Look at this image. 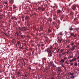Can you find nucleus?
I'll return each mask as SVG.
<instances>
[{"label":"nucleus","instance_id":"f257e3e1","mask_svg":"<svg viewBox=\"0 0 79 79\" xmlns=\"http://www.w3.org/2000/svg\"><path fill=\"white\" fill-rule=\"evenodd\" d=\"M19 30H20L19 32L20 34V37H19V39H24V35H23L22 33H21V32L20 31H21V29L19 28Z\"/></svg>","mask_w":79,"mask_h":79},{"label":"nucleus","instance_id":"f03ea898","mask_svg":"<svg viewBox=\"0 0 79 79\" xmlns=\"http://www.w3.org/2000/svg\"><path fill=\"white\" fill-rule=\"evenodd\" d=\"M76 5H73L72 6V8L73 10H76Z\"/></svg>","mask_w":79,"mask_h":79},{"label":"nucleus","instance_id":"7ed1b4c3","mask_svg":"<svg viewBox=\"0 0 79 79\" xmlns=\"http://www.w3.org/2000/svg\"><path fill=\"white\" fill-rule=\"evenodd\" d=\"M15 35L17 39H19L18 36H19V33L18 32H17L15 34Z\"/></svg>","mask_w":79,"mask_h":79},{"label":"nucleus","instance_id":"20e7f679","mask_svg":"<svg viewBox=\"0 0 79 79\" xmlns=\"http://www.w3.org/2000/svg\"><path fill=\"white\" fill-rule=\"evenodd\" d=\"M57 70H58L59 73H60L61 72V69L60 67H58L57 68Z\"/></svg>","mask_w":79,"mask_h":79},{"label":"nucleus","instance_id":"39448f33","mask_svg":"<svg viewBox=\"0 0 79 79\" xmlns=\"http://www.w3.org/2000/svg\"><path fill=\"white\" fill-rule=\"evenodd\" d=\"M53 18V19L54 20H55L56 21V15H54Z\"/></svg>","mask_w":79,"mask_h":79},{"label":"nucleus","instance_id":"423d86ee","mask_svg":"<svg viewBox=\"0 0 79 79\" xmlns=\"http://www.w3.org/2000/svg\"><path fill=\"white\" fill-rule=\"evenodd\" d=\"M62 11L60 10H58L57 11V14L58 13H61Z\"/></svg>","mask_w":79,"mask_h":79},{"label":"nucleus","instance_id":"0eeeda50","mask_svg":"<svg viewBox=\"0 0 79 79\" xmlns=\"http://www.w3.org/2000/svg\"><path fill=\"white\" fill-rule=\"evenodd\" d=\"M13 8L14 10H15L16 8V6L15 5H13Z\"/></svg>","mask_w":79,"mask_h":79},{"label":"nucleus","instance_id":"6e6552de","mask_svg":"<svg viewBox=\"0 0 79 79\" xmlns=\"http://www.w3.org/2000/svg\"><path fill=\"white\" fill-rule=\"evenodd\" d=\"M47 60V58H45V57H44L43 58V64H44V60H45V61H46Z\"/></svg>","mask_w":79,"mask_h":79},{"label":"nucleus","instance_id":"1a4fd4ad","mask_svg":"<svg viewBox=\"0 0 79 79\" xmlns=\"http://www.w3.org/2000/svg\"><path fill=\"white\" fill-rule=\"evenodd\" d=\"M60 62L61 64H63V63L64 62V60L62 59L61 60Z\"/></svg>","mask_w":79,"mask_h":79},{"label":"nucleus","instance_id":"9d476101","mask_svg":"<svg viewBox=\"0 0 79 79\" xmlns=\"http://www.w3.org/2000/svg\"><path fill=\"white\" fill-rule=\"evenodd\" d=\"M26 20H28V19H29V16H27L25 18Z\"/></svg>","mask_w":79,"mask_h":79},{"label":"nucleus","instance_id":"9b49d317","mask_svg":"<svg viewBox=\"0 0 79 79\" xmlns=\"http://www.w3.org/2000/svg\"><path fill=\"white\" fill-rule=\"evenodd\" d=\"M12 76H11V78H12V79H14L15 78V75H14V74H12Z\"/></svg>","mask_w":79,"mask_h":79},{"label":"nucleus","instance_id":"f8f14e48","mask_svg":"<svg viewBox=\"0 0 79 79\" xmlns=\"http://www.w3.org/2000/svg\"><path fill=\"white\" fill-rule=\"evenodd\" d=\"M22 31H26V27H22Z\"/></svg>","mask_w":79,"mask_h":79},{"label":"nucleus","instance_id":"ddd939ff","mask_svg":"<svg viewBox=\"0 0 79 79\" xmlns=\"http://www.w3.org/2000/svg\"><path fill=\"white\" fill-rule=\"evenodd\" d=\"M14 0H10V3H11V4H13V1Z\"/></svg>","mask_w":79,"mask_h":79},{"label":"nucleus","instance_id":"4468645a","mask_svg":"<svg viewBox=\"0 0 79 79\" xmlns=\"http://www.w3.org/2000/svg\"><path fill=\"white\" fill-rule=\"evenodd\" d=\"M70 14L71 15H74V12H73V11H71L70 13Z\"/></svg>","mask_w":79,"mask_h":79},{"label":"nucleus","instance_id":"2eb2a0df","mask_svg":"<svg viewBox=\"0 0 79 79\" xmlns=\"http://www.w3.org/2000/svg\"><path fill=\"white\" fill-rule=\"evenodd\" d=\"M69 30L70 31H73V28L72 27H70L69 28Z\"/></svg>","mask_w":79,"mask_h":79},{"label":"nucleus","instance_id":"dca6fc26","mask_svg":"<svg viewBox=\"0 0 79 79\" xmlns=\"http://www.w3.org/2000/svg\"><path fill=\"white\" fill-rule=\"evenodd\" d=\"M71 36H74V37H76V36H74V34L73 33H71Z\"/></svg>","mask_w":79,"mask_h":79},{"label":"nucleus","instance_id":"f3484780","mask_svg":"<svg viewBox=\"0 0 79 79\" xmlns=\"http://www.w3.org/2000/svg\"><path fill=\"white\" fill-rule=\"evenodd\" d=\"M49 56H50V57L52 56V53H49Z\"/></svg>","mask_w":79,"mask_h":79},{"label":"nucleus","instance_id":"a211bd4d","mask_svg":"<svg viewBox=\"0 0 79 79\" xmlns=\"http://www.w3.org/2000/svg\"><path fill=\"white\" fill-rule=\"evenodd\" d=\"M38 10H39V11L40 10H42V7H38Z\"/></svg>","mask_w":79,"mask_h":79},{"label":"nucleus","instance_id":"6ab92c4d","mask_svg":"<svg viewBox=\"0 0 79 79\" xmlns=\"http://www.w3.org/2000/svg\"><path fill=\"white\" fill-rule=\"evenodd\" d=\"M48 19H49V21H50V22H51V21H52V18H49Z\"/></svg>","mask_w":79,"mask_h":79},{"label":"nucleus","instance_id":"aec40b11","mask_svg":"<svg viewBox=\"0 0 79 79\" xmlns=\"http://www.w3.org/2000/svg\"><path fill=\"white\" fill-rule=\"evenodd\" d=\"M48 39V38L47 37H45V40L46 42H47Z\"/></svg>","mask_w":79,"mask_h":79},{"label":"nucleus","instance_id":"412c9836","mask_svg":"<svg viewBox=\"0 0 79 79\" xmlns=\"http://www.w3.org/2000/svg\"><path fill=\"white\" fill-rule=\"evenodd\" d=\"M67 54H68V55H69L70 54V52H69V50L67 52Z\"/></svg>","mask_w":79,"mask_h":79},{"label":"nucleus","instance_id":"4be33fe9","mask_svg":"<svg viewBox=\"0 0 79 79\" xmlns=\"http://www.w3.org/2000/svg\"><path fill=\"white\" fill-rule=\"evenodd\" d=\"M59 42L60 43V44H61V40H60V39H58L57 40V42H59Z\"/></svg>","mask_w":79,"mask_h":79},{"label":"nucleus","instance_id":"5701e85b","mask_svg":"<svg viewBox=\"0 0 79 79\" xmlns=\"http://www.w3.org/2000/svg\"><path fill=\"white\" fill-rule=\"evenodd\" d=\"M74 49H75V48H73V47H72L71 50H72V51H73V50H74Z\"/></svg>","mask_w":79,"mask_h":79},{"label":"nucleus","instance_id":"b1692460","mask_svg":"<svg viewBox=\"0 0 79 79\" xmlns=\"http://www.w3.org/2000/svg\"><path fill=\"white\" fill-rule=\"evenodd\" d=\"M73 60L74 61H76L77 60V58H73Z\"/></svg>","mask_w":79,"mask_h":79},{"label":"nucleus","instance_id":"393cba45","mask_svg":"<svg viewBox=\"0 0 79 79\" xmlns=\"http://www.w3.org/2000/svg\"><path fill=\"white\" fill-rule=\"evenodd\" d=\"M25 60L27 61V62L28 61V60L27 59H24L23 60V62H24Z\"/></svg>","mask_w":79,"mask_h":79},{"label":"nucleus","instance_id":"a878e982","mask_svg":"<svg viewBox=\"0 0 79 79\" xmlns=\"http://www.w3.org/2000/svg\"><path fill=\"white\" fill-rule=\"evenodd\" d=\"M13 43H15L16 42V40H15V39H13Z\"/></svg>","mask_w":79,"mask_h":79},{"label":"nucleus","instance_id":"bb28decb","mask_svg":"<svg viewBox=\"0 0 79 79\" xmlns=\"http://www.w3.org/2000/svg\"><path fill=\"white\" fill-rule=\"evenodd\" d=\"M37 45H38V47H40V46H40V44H38Z\"/></svg>","mask_w":79,"mask_h":79},{"label":"nucleus","instance_id":"cd10ccee","mask_svg":"<svg viewBox=\"0 0 79 79\" xmlns=\"http://www.w3.org/2000/svg\"><path fill=\"white\" fill-rule=\"evenodd\" d=\"M52 62H51L49 64V66H52Z\"/></svg>","mask_w":79,"mask_h":79},{"label":"nucleus","instance_id":"c85d7f7f","mask_svg":"<svg viewBox=\"0 0 79 79\" xmlns=\"http://www.w3.org/2000/svg\"><path fill=\"white\" fill-rule=\"evenodd\" d=\"M40 29L42 31V30H43V27H40Z\"/></svg>","mask_w":79,"mask_h":79},{"label":"nucleus","instance_id":"c756f323","mask_svg":"<svg viewBox=\"0 0 79 79\" xmlns=\"http://www.w3.org/2000/svg\"><path fill=\"white\" fill-rule=\"evenodd\" d=\"M48 53H52V51L51 50H49L48 51Z\"/></svg>","mask_w":79,"mask_h":79},{"label":"nucleus","instance_id":"7c9ffc66","mask_svg":"<svg viewBox=\"0 0 79 79\" xmlns=\"http://www.w3.org/2000/svg\"><path fill=\"white\" fill-rule=\"evenodd\" d=\"M27 37H28V38H29V39H30V38H31V37H30L29 35H27Z\"/></svg>","mask_w":79,"mask_h":79},{"label":"nucleus","instance_id":"2f4dec72","mask_svg":"<svg viewBox=\"0 0 79 79\" xmlns=\"http://www.w3.org/2000/svg\"><path fill=\"white\" fill-rule=\"evenodd\" d=\"M48 33H50V32H51V30L48 29Z\"/></svg>","mask_w":79,"mask_h":79},{"label":"nucleus","instance_id":"473e14b6","mask_svg":"<svg viewBox=\"0 0 79 79\" xmlns=\"http://www.w3.org/2000/svg\"><path fill=\"white\" fill-rule=\"evenodd\" d=\"M75 65L76 66H77V63H75L74 65H73V66Z\"/></svg>","mask_w":79,"mask_h":79},{"label":"nucleus","instance_id":"72a5a7b5","mask_svg":"<svg viewBox=\"0 0 79 79\" xmlns=\"http://www.w3.org/2000/svg\"><path fill=\"white\" fill-rule=\"evenodd\" d=\"M54 23H55V22H53L52 23V26H53V25H54Z\"/></svg>","mask_w":79,"mask_h":79},{"label":"nucleus","instance_id":"f704fd0d","mask_svg":"<svg viewBox=\"0 0 79 79\" xmlns=\"http://www.w3.org/2000/svg\"><path fill=\"white\" fill-rule=\"evenodd\" d=\"M45 8H43L42 10V11H45Z\"/></svg>","mask_w":79,"mask_h":79},{"label":"nucleus","instance_id":"c9c22d12","mask_svg":"<svg viewBox=\"0 0 79 79\" xmlns=\"http://www.w3.org/2000/svg\"><path fill=\"white\" fill-rule=\"evenodd\" d=\"M60 48L59 49H58L57 51L56 52V53H58V52H59V51L60 50Z\"/></svg>","mask_w":79,"mask_h":79},{"label":"nucleus","instance_id":"e433bc0d","mask_svg":"<svg viewBox=\"0 0 79 79\" xmlns=\"http://www.w3.org/2000/svg\"><path fill=\"white\" fill-rule=\"evenodd\" d=\"M26 73L27 74H29V71H27L26 72Z\"/></svg>","mask_w":79,"mask_h":79},{"label":"nucleus","instance_id":"4c0bfd02","mask_svg":"<svg viewBox=\"0 0 79 79\" xmlns=\"http://www.w3.org/2000/svg\"><path fill=\"white\" fill-rule=\"evenodd\" d=\"M64 60H67V57H65L64 58Z\"/></svg>","mask_w":79,"mask_h":79},{"label":"nucleus","instance_id":"58836bf2","mask_svg":"<svg viewBox=\"0 0 79 79\" xmlns=\"http://www.w3.org/2000/svg\"><path fill=\"white\" fill-rule=\"evenodd\" d=\"M63 51H64V50H63V49H61L60 50L61 52H63Z\"/></svg>","mask_w":79,"mask_h":79},{"label":"nucleus","instance_id":"ea45409f","mask_svg":"<svg viewBox=\"0 0 79 79\" xmlns=\"http://www.w3.org/2000/svg\"><path fill=\"white\" fill-rule=\"evenodd\" d=\"M70 75H71V76H73V73H70Z\"/></svg>","mask_w":79,"mask_h":79},{"label":"nucleus","instance_id":"a19ab883","mask_svg":"<svg viewBox=\"0 0 79 79\" xmlns=\"http://www.w3.org/2000/svg\"><path fill=\"white\" fill-rule=\"evenodd\" d=\"M77 46L76 45L74 46H73V47L74 48H76Z\"/></svg>","mask_w":79,"mask_h":79},{"label":"nucleus","instance_id":"79ce46f5","mask_svg":"<svg viewBox=\"0 0 79 79\" xmlns=\"http://www.w3.org/2000/svg\"><path fill=\"white\" fill-rule=\"evenodd\" d=\"M19 44H20V42L19 41H18L17 42V44L18 45H19Z\"/></svg>","mask_w":79,"mask_h":79},{"label":"nucleus","instance_id":"37998d69","mask_svg":"<svg viewBox=\"0 0 79 79\" xmlns=\"http://www.w3.org/2000/svg\"><path fill=\"white\" fill-rule=\"evenodd\" d=\"M23 64H24V66H26V62H24L23 63Z\"/></svg>","mask_w":79,"mask_h":79},{"label":"nucleus","instance_id":"c03bdc74","mask_svg":"<svg viewBox=\"0 0 79 79\" xmlns=\"http://www.w3.org/2000/svg\"><path fill=\"white\" fill-rule=\"evenodd\" d=\"M24 76H25V77H27V74H24Z\"/></svg>","mask_w":79,"mask_h":79},{"label":"nucleus","instance_id":"a18cd8bd","mask_svg":"<svg viewBox=\"0 0 79 79\" xmlns=\"http://www.w3.org/2000/svg\"><path fill=\"white\" fill-rule=\"evenodd\" d=\"M79 28H77V29H76V31H78V29H79Z\"/></svg>","mask_w":79,"mask_h":79},{"label":"nucleus","instance_id":"49530a36","mask_svg":"<svg viewBox=\"0 0 79 79\" xmlns=\"http://www.w3.org/2000/svg\"><path fill=\"white\" fill-rule=\"evenodd\" d=\"M60 40H61V41H62V40H63V39L62 38H61V37H60Z\"/></svg>","mask_w":79,"mask_h":79},{"label":"nucleus","instance_id":"de8ad7c7","mask_svg":"<svg viewBox=\"0 0 79 79\" xmlns=\"http://www.w3.org/2000/svg\"><path fill=\"white\" fill-rule=\"evenodd\" d=\"M51 79H55V78L53 77H51Z\"/></svg>","mask_w":79,"mask_h":79},{"label":"nucleus","instance_id":"09e8293b","mask_svg":"<svg viewBox=\"0 0 79 79\" xmlns=\"http://www.w3.org/2000/svg\"><path fill=\"white\" fill-rule=\"evenodd\" d=\"M59 57H61V55L60 54H59Z\"/></svg>","mask_w":79,"mask_h":79},{"label":"nucleus","instance_id":"8fccbe9b","mask_svg":"<svg viewBox=\"0 0 79 79\" xmlns=\"http://www.w3.org/2000/svg\"><path fill=\"white\" fill-rule=\"evenodd\" d=\"M29 50H30V51H31V52H32V49L31 48H30L29 49Z\"/></svg>","mask_w":79,"mask_h":79},{"label":"nucleus","instance_id":"3c124183","mask_svg":"<svg viewBox=\"0 0 79 79\" xmlns=\"http://www.w3.org/2000/svg\"><path fill=\"white\" fill-rule=\"evenodd\" d=\"M65 63H67V64H69V63L67 62V61H66L65 62Z\"/></svg>","mask_w":79,"mask_h":79},{"label":"nucleus","instance_id":"603ef678","mask_svg":"<svg viewBox=\"0 0 79 79\" xmlns=\"http://www.w3.org/2000/svg\"><path fill=\"white\" fill-rule=\"evenodd\" d=\"M34 51H33L32 52V55H34Z\"/></svg>","mask_w":79,"mask_h":79},{"label":"nucleus","instance_id":"864d4df0","mask_svg":"<svg viewBox=\"0 0 79 79\" xmlns=\"http://www.w3.org/2000/svg\"><path fill=\"white\" fill-rule=\"evenodd\" d=\"M24 44H25V46H26V45H27L26 42H25Z\"/></svg>","mask_w":79,"mask_h":79},{"label":"nucleus","instance_id":"5fc2aeb1","mask_svg":"<svg viewBox=\"0 0 79 79\" xmlns=\"http://www.w3.org/2000/svg\"><path fill=\"white\" fill-rule=\"evenodd\" d=\"M4 3H5V4L6 5V4H7V3H8L7 2H4Z\"/></svg>","mask_w":79,"mask_h":79},{"label":"nucleus","instance_id":"6e6d98bb","mask_svg":"<svg viewBox=\"0 0 79 79\" xmlns=\"http://www.w3.org/2000/svg\"><path fill=\"white\" fill-rule=\"evenodd\" d=\"M28 69H30V70H31V68L30 67H28Z\"/></svg>","mask_w":79,"mask_h":79},{"label":"nucleus","instance_id":"4d7b16f0","mask_svg":"<svg viewBox=\"0 0 79 79\" xmlns=\"http://www.w3.org/2000/svg\"><path fill=\"white\" fill-rule=\"evenodd\" d=\"M48 50H49V48H47V50H47V52H48Z\"/></svg>","mask_w":79,"mask_h":79},{"label":"nucleus","instance_id":"13d9d810","mask_svg":"<svg viewBox=\"0 0 79 79\" xmlns=\"http://www.w3.org/2000/svg\"><path fill=\"white\" fill-rule=\"evenodd\" d=\"M41 46L42 47H44V44H42Z\"/></svg>","mask_w":79,"mask_h":79},{"label":"nucleus","instance_id":"bf43d9fd","mask_svg":"<svg viewBox=\"0 0 79 79\" xmlns=\"http://www.w3.org/2000/svg\"><path fill=\"white\" fill-rule=\"evenodd\" d=\"M74 45V43H72L71 44V45Z\"/></svg>","mask_w":79,"mask_h":79},{"label":"nucleus","instance_id":"052dcab7","mask_svg":"<svg viewBox=\"0 0 79 79\" xmlns=\"http://www.w3.org/2000/svg\"><path fill=\"white\" fill-rule=\"evenodd\" d=\"M6 8H8V5H6Z\"/></svg>","mask_w":79,"mask_h":79},{"label":"nucleus","instance_id":"680f3d73","mask_svg":"<svg viewBox=\"0 0 79 79\" xmlns=\"http://www.w3.org/2000/svg\"><path fill=\"white\" fill-rule=\"evenodd\" d=\"M72 4V3H70L69 4V6H70V5H71Z\"/></svg>","mask_w":79,"mask_h":79},{"label":"nucleus","instance_id":"e2e57ef3","mask_svg":"<svg viewBox=\"0 0 79 79\" xmlns=\"http://www.w3.org/2000/svg\"><path fill=\"white\" fill-rule=\"evenodd\" d=\"M69 61H70V62H73L72 60H70Z\"/></svg>","mask_w":79,"mask_h":79},{"label":"nucleus","instance_id":"0e129e2a","mask_svg":"<svg viewBox=\"0 0 79 79\" xmlns=\"http://www.w3.org/2000/svg\"><path fill=\"white\" fill-rule=\"evenodd\" d=\"M71 78H74V76H72Z\"/></svg>","mask_w":79,"mask_h":79},{"label":"nucleus","instance_id":"69168bd1","mask_svg":"<svg viewBox=\"0 0 79 79\" xmlns=\"http://www.w3.org/2000/svg\"><path fill=\"white\" fill-rule=\"evenodd\" d=\"M77 59H78V60L79 59V56H78L77 57Z\"/></svg>","mask_w":79,"mask_h":79},{"label":"nucleus","instance_id":"338daca9","mask_svg":"<svg viewBox=\"0 0 79 79\" xmlns=\"http://www.w3.org/2000/svg\"><path fill=\"white\" fill-rule=\"evenodd\" d=\"M77 71H78V73L79 72V69H77Z\"/></svg>","mask_w":79,"mask_h":79},{"label":"nucleus","instance_id":"774afa93","mask_svg":"<svg viewBox=\"0 0 79 79\" xmlns=\"http://www.w3.org/2000/svg\"><path fill=\"white\" fill-rule=\"evenodd\" d=\"M11 19H14V17H12Z\"/></svg>","mask_w":79,"mask_h":79}]
</instances>
